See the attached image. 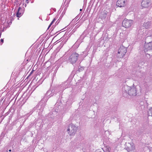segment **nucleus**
Masks as SVG:
<instances>
[{
	"mask_svg": "<svg viewBox=\"0 0 152 152\" xmlns=\"http://www.w3.org/2000/svg\"><path fill=\"white\" fill-rule=\"evenodd\" d=\"M24 12V10H22L20 7H19L16 14L17 17H21L23 14Z\"/></svg>",
	"mask_w": 152,
	"mask_h": 152,
	"instance_id": "1a4fd4ad",
	"label": "nucleus"
},
{
	"mask_svg": "<svg viewBox=\"0 0 152 152\" xmlns=\"http://www.w3.org/2000/svg\"><path fill=\"white\" fill-rule=\"evenodd\" d=\"M151 4L150 0H143L141 3V6L143 8H147Z\"/></svg>",
	"mask_w": 152,
	"mask_h": 152,
	"instance_id": "0eeeda50",
	"label": "nucleus"
},
{
	"mask_svg": "<svg viewBox=\"0 0 152 152\" xmlns=\"http://www.w3.org/2000/svg\"><path fill=\"white\" fill-rule=\"evenodd\" d=\"M79 54L76 53H74L72 54L68 58L69 61L71 64H73L77 61Z\"/></svg>",
	"mask_w": 152,
	"mask_h": 152,
	"instance_id": "20e7f679",
	"label": "nucleus"
},
{
	"mask_svg": "<svg viewBox=\"0 0 152 152\" xmlns=\"http://www.w3.org/2000/svg\"><path fill=\"white\" fill-rule=\"evenodd\" d=\"M26 2L27 4H28L29 3V1H28V0H26Z\"/></svg>",
	"mask_w": 152,
	"mask_h": 152,
	"instance_id": "a211bd4d",
	"label": "nucleus"
},
{
	"mask_svg": "<svg viewBox=\"0 0 152 152\" xmlns=\"http://www.w3.org/2000/svg\"><path fill=\"white\" fill-rule=\"evenodd\" d=\"M136 86L133 84L131 86H124L122 89V94L123 96L127 97L128 96H135L137 95Z\"/></svg>",
	"mask_w": 152,
	"mask_h": 152,
	"instance_id": "f257e3e1",
	"label": "nucleus"
},
{
	"mask_svg": "<svg viewBox=\"0 0 152 152\" xmlns=\"http://www.w3.org/2000/svg\"><path fill=\"white\" fill-rule=\"evenodd\" d=\"M1 42H2V43H3V42H4V40L3 39H1Z\"/></svg>",
	"mask_w": 152,
	"mask_h": 152,
	"instance_id": "dca6fc26",
	"label": "nucleus"
},
{
	"mask_svg": "<svg viewBox=\"0 0 152 152\" xmlns=\"http://www.w3.org/2000/svg\"><path fill=\"white\" fill-rule=\"evenodd\" d=\"M77 127L73 124H70L67 128V132L70 136L74 135L76 132Z\"/></svg>",
	"mask_w": 152,
	"mask_h": 152,
	"instance_id": "f03ea898",
	"label": "nucleus"
},
{
	"mask_svg": "<svg viewBox=\"0 0 152 152\" xmlns=\"http://www.w3.org/2000/svg\"><path fill=\"white\" fill-rule=\"evenodd\" d=\"M81 10H82V9H80V11H81Z\"/></svg>",
	"mask_w": 152,
	"mask_h": 152,
	"instance_id": "aec40b11",
	"label": "nucleus"
},
{
	"mask_svg": "<svg viewBox=\"0 0 152 152\" xmlns=\"http://www.w3.org/2000/svg\"><path fill=\"white\" fill-rule=\"evenodd\" d=\"M144 46V51L146 53V56L147 57H150L151 55L152 54V42H149L146 44Z\"/></svg>",
	"mask_w": 152,
	"mask_h": 152,
	"instance_id": "7ed1b4c3",
	"label": "nucleus"
},
{
	"mask_svg": "<svg viewBox=\"0 0 152 152\" xmlns=\"http://www.w3.org/2000/svg\"><path fill=\"white\" fill-rule=\"evenodd\" d=\"M150 152H152V147H151L150 149Z\"/></svg>",
	"mask_w": 152,
	"mask_h": 152,
	"instance_id": "2eb2a0df",
	"label": "nucleus"
},
{
	"mask_svg": "<svg viewBox=\"0 0 152 152\" xmlns=\"http://www.w3.org/2000/svg\"><path fill=\"white\" fill-rule=\"evenodd\" d=\"M132 20L125 19L122 22V25L125 28H128L132 26Z\"/></svg>",
	"mask_w": 152,
	"mask_h": 152,
	"instance_id": "423d86ee",
	"label": "nucleus"
},
{
	"mask_svg": "<svg viewBox=\"0 0 152 152\" xmlns=\"http://www.w3.org/2000/svg\"><path fill=\"white\" fill-rule=\"evenodd\" d=\"M151 23L150 22H147L143 24L144 26L146 28H148L151 26Z\"/></svg>",
	"mask_w": 152,
	"mask_h": 152,
	"instance_id": "9d476101",
	"label": "nucleus"
},
{
	"mask_svg": "<svg viewBox=\"0 0 152 152\" xmlns=\"http://www.w3.org/2000/svg\"><path fill=\"white\" fill-rule=\"evenodd\" d=\"M9 151H11V150H9Z\"/></svg>",
	"mask_w": 152,
	"mask_h": 152,
	"instance_id": "6ab92c4d",
	"label": "nucleus"
},
{
	"mask_svg": "<svg viewBox=\"0 0 152 152\" xmlns=\"http://www.w3.org/2000/svg\"><path fill=\"white\" fill-rule=\"evenodd\" d=\"M52 91H51L49 90L48 91L47 93L46 94V95L47 96H49L48 98H49L50 97L52 96H53V94H51V93L52 92Z\"/></svg>",
	"mask_w": 152,
	"mask_h": 152,
	"instance_id": "f8f14e48",
	"label": "nucleus"
},
{
	"mask_svg": "<svg viewBox=\"0 0 152 152\" xmlns=\"http://www.w3.org/2000/svg\"><path fill=\"white\" fill-rule=\"evenodd\" d=\"M127 52L126 49L123 47L121 46L118 49L117 56L120 58L123 57Z\"/></svg>",
	"mask_w": 152,
	"mask_h": 152,
	"instance_id": "39448f33",
	"label": "nucleus"
},
{
	"mask_svg": "<svg viewBox=\"0 0 152 152\" xmlns=\"http://www.w3.org/2000/svg\"><path fill=\"white\" fill-rule=\"evenodd\" d=\"M126 1L127 0H118L116 2V5L120 7H124Z\"/></svg>",
	"mask_w": 152,
	"mask_h": 152,
	"instance_id": "6e6552de",
	"label": "nucleus"
},
{
	"mask_svg": "<svg viewBox=\"0 0 152 152\" xmlns=\"http://www.w3.org/2000/svg\"><path fill=\"white\" fill-rule=\"evenodd\" d=\"M134 145H132L131 146V148H128L127 150L128 151H132L134 149Z\"/></svg>",
	"mask_w": 152,
	"mask_h": 152,
	"instance_id": "ddd939ff",
	"label": "nucleus"
},
{
	"mask_svg": "<svg viewBox=\"0 0 152 152\" xmlns=\"http://www.w3.org/2000/svg\"><path fill=\"white\" fill-rule=\"evenodd\" d=\"M23 6H25V7H26V4H25L24 3H23Z\"/></svg>",
	"mask_w": 152,
	"mask_h": 152,
	"instance_id": "f3484780",
	"label": "nucleus"
},
{
	"mask_svg": "<svg viewBox=\"0 0 152 152\" xmlns=\"http://www.w3.org/2000/svg\"><path fill=\"white\" fill-rule=\"evenodd\" d=\"M56 20V19L55 18H54L53 20V21L51 22V23L50 24V25H49V27H48V28L50 27V26L52 24V23L55 21Z\"/></svg>",
	"mask_w": 152,
	"mask_h": 152,
	"instance_id": "4468645a",
	"label": "nucleus"
},
{
	"mask_svg": "<svg viewBox=\"0 0 152 152\" xmlns=\"http://www.w3.org/2000/svg\"><path fill=\"white\" fill-rule=\"evenodd\" d=\"M148 115L149 116L152 117V107H150L148 110Z\"/></svg>",
	"mask_w": 152,
	"mask_h": 152,
	"instance_id": "9b49d317",
	"label": "nucleus"
}]
</instances>
